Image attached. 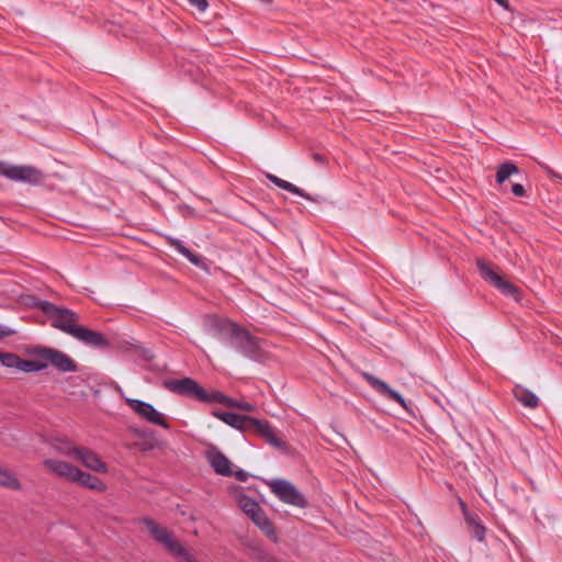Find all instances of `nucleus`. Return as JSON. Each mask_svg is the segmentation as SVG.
I'll list each match as a JSON object with an SVG mask.
<instances>
[{"label": "nucleus", "mask_w": 562, "mask_h": 562, "mask_svg": "<svg viewBox=\"0 0 562 562\" xmlns=\"http://www.w3.org/2000/svg\"><path fill=\"white\" fill-rule=\"evenodd\" d=\"M154 435V430H142L138 432L140 438H151Z\"/></svg>", "instance_id": "obj_40"}, {"label": "nucleus", "mask_w": 562, "mask_h": 562, "mask_svg": "<svg viewBox=\"0 0 562 562\" xmlns=\"http://www.w3.org/2000/svg\"><path fill=\"white\" fill-rule=\"evenodd\" d=\"M312 159H313L316 164L322 165V166L326 165V164H327V161H328V159H327L326 155L321 154V153H313V154H312Z\"/></svg>", "instance_id": "obj_35"}, {"label": "nucleus", "mask_w": 562, "mask_h": 562, "mask_svg": "<svg viewBox=\"0 0 562 562\" xmlns=\"http://www.w3.org/2000/svg\"><path fill=\"white\" fill-rule=\"evenodd\" d=\"M0 487L18 491L21 490V483L11 470L0 467Z\"/></svg>", "instance_id": "obj_24"}, {"label": "nucleus", "mask_w": 562, "mask_h": 562, "mask_svg": "<svg viewBox=\"0 0 562 562\" xmlns=\"http://www.w3.org/2000/svg\"><path fill=\"white\" fill-rule=\"evenodd\" d=\"M20 358L18 353L0 350V362L5 368L18 370Z\"/></svg>", "instance_id": "obj_30"}, {"label": "nucleus", "mask_w": 562, "mask_h": 562, "mask_svg": "<svg viewBox=\"0 0 562 562\" xmlns=\"http://www.w3.org/2000/svg\"><path fill=\"white\" fill-rule=\"evenodd\" d=\"M458 502H459L460 507L462 509V513H463V516H464V520L467 519V517L469 515H475V513H472V512L469 510L467 503L462 498L459 497Z\"/></svg>", "instance_id": "obj_37"}, {"label": "nucleus", "mask_w": 562, "mask_h": 562, "mask_svg": "<svg viewBox=\"0 0 562 562\" xmlns=\"http://www.w3.org/2000/svg\"><path fill=\"white\" fill-rule=\"evenodd\" d=\"M189 4L196 8L200 12H205L209 8L207 0H188Z\"/></svg>", "instance_id": "obj_33"}, {"label": "nucleus", "mask_w": 562, "mask_h": 562, "mask_svg": "<svg viewBox=\"0 0 562 562\" xmlns=\"http://www.w3.org/2000/svg\"><path fill=\"white\" fill-rule=\"evenodd\" d=\"M52 321V326L67 334L66 326H79V315L70 308L55 304V310L46 315Z\"/></svg>", "instance_id": "obj_11"}, {"label": "nucleus", "mask_w": 562, "mask_h": 562, "mask_svg": "<svg viewBox=\"0 0 562 562\" xmlns=\"http://www.w3.org/2000/svg\"><path fill=\"white\" fill-rule=\"evenodd\" d=\"M76 460L80 461L86 468L99 472L105 473L108 471L106 463L94 451L88 448H80L76 450Z\"/></svg>", "instance_id": "obj_15"}, {"label": "nucleus", "mask_w": 562, "mask_h": 562, "mask_svg": "<svg viewBox=\"0 0 562 562\" xmlns=\"http://www.w3.org/2000/svg\"><path fill=\"white\" fill-rule=\"evenodd\" d=\"M247 432L259 436L260 438L265 439L269 445L281 451H284L288 448V443L276 434L274 428L267 419H259L252 417Z\"/></svg>", "instance_id": "obj_9"}, {"label": "nucleus", "mask_w": 562, "mask_h": 562, "mask_svg": "<svg viewBox=\"0 0 562 562\" xmlns=\"http://www.w3.org/2000/svg\"><path fill=\"white\" fill-rule=\"evenodd\" d=\"M162 386L168 391L206 404H222L228 408H237L244 412H255L256 406L249 402L233 398L218 390L207 391L194 379L183 376L181 379H166Z\"/></svg>", "instance_id": "obj_1"}, {"label": "nucleus", "mask_w": 562, "mask_h": 562, "mask_svg": "<svg viewBox=\"0 0 562 562\" xmlns=\"http://www.w3.org/2000/svg\"><path fill=\"white\" fill-rule=\"evenodd\" d=\"M14 334V330L0 326V340Z\"/></svg>", "instance_id": "obj_38"}, {"label": "nucleus", "mask_w": 562, "mask_h": 562, "mask_svg": "<svg viewBox=\"0 0 562 562\" xmlns=\"http://www.w3.org/2000/svg\"><path fill=\"white\" fill-rule=\"evenodd\" d=\"M143 524L147 527L155 540L164 544L167 551L178 542L166 528L159 526L154 519L145 517L143 518Z\"/></svg>", "instance_id": "obj_16"}, {"label": "nucleus", "mask_w": 562, "mask_h": 562, "mask_svg": "<svg viewBox=\"0 0 562 562\" xmlns=\"http://www.w3.org/2000/svg\"><path fill=\"white\" fill-rule=\"evenodd\" d=\"M250 519L268 538L277 540L274 526L262 509Z\"/></svg>", "instance_id": "obj_21"}, {"label": "nucleus", "mask_w": 562, "mask_h": 562, "mask_svg": "<svg viewBox=\"0 0 562 562\" xmlns=\"http://www.w3.org/2000/svg\"><path fill=\"white\" fill-rule=\"evenodd\" d=\"M0 176L29 184H40L44 180V175L40 169L33 166L11 165L7 161H0Z\"/></svg>", "instance_id": "obj_6"}, {"label": "nucleus", "mask_w": 562, "mask_h": 562, "mask_svg": "<svg viewBox=\"0 0 562 562\" xmlns=\"http://www.w3.org/2000/svg\"><path fill=\"white\" fill-rule=\"evenodd\" d=\"M513 395L526 408L536 409L540 405L539 397L532 391L520 384L514 386Z\"/></svg>", "instance_id": "obj_18"}, {"label": "nucleus", "mask_w": 562, "mask_h": 562, "mask_svg": "<svg viewBox=\"0 0 562 562\" xmlns=\"http://www.w3.org/2000/svg\"><path fill=\"white\" fill-rule=\"evenodd\" d=\"M75 483L83 488L94 490L98 492H102L105 490V485L102 481L88 472H83L79 469L78 475L75 477Z\"/></svg>", "instance_id": "obj_19"}, {"label": "nucleus", "mask_w": 562, "mask_h": 562, "mask_svg": "<svg viewBox=\"0 0 562 562\" xmlns=\"http://www.w3.org/2000/svg\"><path fill=\"white\" fill-rule=\"evenodd\" d=\"M464 521L472 537L482 542L485 539L486 528L481 518L476 514L469 515Z\"/></svg>", "instance_id": "obj_22"}, {"label": "nucleus", "mask_w": 562, "mask_h": 562, "mask_svg": "<svg viewBox=\"0 0 562 562\" xmlns=\"http://www.w3.org/2000/svg\"><path fill=\"white\" fill-rule=\"evenodd\" d=\"M232 476H234L239 482H246L248 477L251 476V474H249L245 470L239 469L237 471L233 470ZM252 477L259 481L261 484L269 486L270 492H299L294 484L283 479H272L268 481L255 475H252Z\"/></svg>", "instance_id": "obj_10"}, {"label": "nucleus", "mask_w": 562, "mask_h": 562, "mask_svg": "<svg viewBox=\"0 0 562 562\" xmlns=\"http://www.w3.org/2000/svg\"><path fill=\"white\" fill-rule=\"evenodd\" d=\"M153 449H154V445L147 443V442H143L142 443V450L143 451H149V450H153Z\"/></svg>", "instance_id": "obj_41"}, {"label": "nucleus", "mask_w": 562, "mask_h": 562, "mask_svg": "<svg viewBox=\"0 0 562 562\" xmlns=\"http://www.w3.org/2000/svg\"><path fill=\"white\" fill-rule=\"evenodd\" d=\"M43 465L55 475L70 483H75V477L79 473L78 467L57 459H45Z\"/></svg>", "instance_id": "obj_13"}, {"label": "nucleus", "mask_w": 562, "mask_h": 562, "mask_svg": "<svg viewBox=\"0 0 562 562\" xmlns=\"http://www.w3.org/2000/svg\"><path fill=\"white\" fill-rule=\"evenodd\" d=\"M512 192L515 196H525L526 195V189L522 184L520 183H513L512 184Z\"/></svg>", "instance_id": "obj_34"}, {"label": "nucleus", "mask_w": 562, "mask_h": 562, "mask_svg": "<svg viewBox=\"0 0 562 562\" xmlns=\"http://www.w3.org/2000/svg\"><path fill=\"white\" fill-rule=\"evenodd\" d=\"M125 403L144 420L164 429H170V424L164 414L158 412L150 403L128 397L125 398Z\"/></svg>", "instance_id": "obj_8"}, {"label": "nucleus", "mask_w": 562, "mask_h": 562, "mask_svg": "<svg viewBox=\"0 0 562 562\" xmlns=\"http://www.w3.org/2000/svg\"><path fill=\"white\" fill-rule=\"evenodd\" d=\"M476 267L481 277L491 285L496 288L503 295L520 302L522 290L509 282L504 276L499 274L494 267L484 259L476 260Z\"/></svg>", "instance_id": "obj_4"}, {"label": "nucleus", "mask_w": 562, "mask_h": 562, "mask_svg": "<svg viewBox=\"0 0 562 562\" xmlns=\"http://www.w3.org/2000/svg\"><path fill=\"white\" fill-rule=\"evenodd\" d=\"M458 502H459L460 507L462 509V513H463V516H464V520L467 519V517L469 515H475V513H472V512L469 510L467 503L462 498L459 497Z\"/></svg>", "instance_id": "obj_36"}, {"label": "nucleus", "mask_w": 562, "mask_h": 562, "mask_svg": "<svg viewBox=\"0 0 562 562\" xmlns=\"http://www.w3.org/2000/svg\"><path fill=\"white\" fill-rule=\"evenodd\" d=\"M54 447L57 452L65 454V456H74L76 458V450H80L79 447H76L70 440L68 439H56Z\"/></svg>", "instance_id": "obj_29"}, {"label": "nucleus", "mask_w": 562, "mask_h": 562, "mask_svg": "<svg viewBox=\"0 0 562 562\" xmlns=\"http://www.w3.org/2000/svg\"><path fill=\"white\" fill-rule=\"evenodd\" d=\"M213 328L222 340L226 341L246 358L255 361L261 360L262 350L259 346V339L245 327L228 318L216 317Z\"/></svg>", "instance_id": "obj_2"}, {"label": "nucleus", "mask_w": 562, "mask_h": 562, "mask_svg": "<svg viewBox=\"0 0 562 562\" xmlns=\"http://www.w3.org/2000/svg\"><path fill=\"white\" fill-rule=\"evenodd\" d=\"M206 458L216 474L222 476L233 475L232 461L216 447H212L206 452Z\"/></svg>", "instance_id": "obj_14"}, {"label": "nucleus", "mask_w": 562, "mask_h": 562, "mask_svg": "<svg viewBox=\"0 0 562 562\" xmlns=\"http://www.w3.org/2000/svg\"><path fill=\"white\" fill-rule=\"evenodd\" d=\"M193 266L202 269V270H205V271H209V265H207V259L204 258L203 256H201L200 254L198 252H193L191 249L187 252V255L184 256Z\"/></svg>", "instance_id": "obj_31"}, {"label": "nucleus", "mask_w": 562, "mask_h": 562, "mask_svg": "<svg viewBox=\"0 0 562 562\" xmlns=\"http://www.w3.org/2000/svg\"><path fill=\"white\" fill-rule=\"evenodd\" d=\"M361 376L378 394L400 404L411 417H416L413 402L406 401L401 393L393 390L385 381L367 371L361 372Z\"/></svg>", "instance_id": "obj_5"}, {"label": "nucleus", "mask_w": 562, "mask_h": 562, "mask_svg": "<svg viewBox=\"0 0 562 562\" xmlns=\"http://www.w3.org/2000/svg\"><path fill=\"white\" fill-rule=\"evenodd\" d=\"M211 415L215 418L222 420L229 427L239 430L240 432H247L248 427L250 425V420L252 419V416L249 415H243L239 413L228 412V411H222L220 408H214L211 412Z\"/></svg>", "instance_id": "obj_12"}, {"label": "nucleus", "mask_w": 562, "mask_h": 562, "mask_svg": "<svg viewBox=\"0 0 562 562\" xmlns=\"http://www.w3.org/2000/svg\"><path fill=\"white\" fill-rule=\"evenodd\" d=\"M27 353L43 360V362H46L47 366L50 364L59 372L67 373L78 371L77 362L70 356L59 349L36 345L30 347L27 349Z\"/></svg>", "instance_id": "obj_3"}, {"label": "nucleus", "mask_w": 562, "mask_h": 562, "mask_svg": "<svg viewBox=\"0 0 562 562\" xmlns=\"http://www.w3.org/2000/svg\"><path fill=\"white\" fill-rule=\"evenodd\" d=\"M498 5L504 8L507 11H510V3L509 0H494Z\"/></svg>", "instance_id": "obj_39"}, {"label": "nucleus", "mask_w": 562, "mask_h": 562, "mask_svg": "<svg viewBox=\"0 0 562 562\" xmlns=\"http://www.w3.org/2000/svg\"><path fill=\"white\" fill-rule=\"evenodd\" d=\"M249 492H259V485L257 484H250L248 487Z\"/></svg>", "instance_id": "obj_42"}, {"label": "nucleus", "mask_w": 562, "mask_h": 562, "mask_svg": "<svg viewBox=\"0 0 562 562\" xmlns=\"http://www.w3.org/2000/svg\"><path fill=\"white\" fill-rule=\"evenodd\" d=\"M47 369L46 362L36 358V359H23L20 358L18 370L30 373V372H38Z\"/></svg>", "instance_id": "obj_26"}, {"label": "nucleus", "mask_w": 562, "mask_h": 562, "mask_svg": "<svg viewBox=\"0 0 562 562\" xmlns=\"http://www.w3.org/2000/svg\"><path fill=\"white\" fill-rule=\"evenodd\" d=\"M238 505L241 508V510L251 518L252 516H256L257 513L261 510L260 505L250 498L247 494H239L238 497Z\"/></svg>", "instance_id": "obj_25"}, {"label": "nucleus", "mask_w": 562, "mask_h": 562, "mask_svg": "<svg viewBox=\"0 0 562 562\" xmlns=\"http://www.w3.org/2000/svg\"><path fill=\"white\" fill-rule=\"evenodd\" d=\"M280 502L304 508L307 506V501L304 494H276Z\"/></svg>", "instance_id": "obj_28"}, {"label": "nucleus", "mask_w": 562, "mask_h": 562, "mask_svg": "<svg viewBox=\"0 0 562 562\" xmlns=\"http://www.w3.org/2000/svg\"><path fill=\"white\" fill-rule=\"evenodd\" d=\"M67 334L81 341L82 344L106 350L111 347L110 340L101 333L92 330L85 326H66Z\"/></svg>", "instance_id": "obj_7"}, {"label": "nucleus", "mask_w": 562, "mask_h": 562, "mask_svg": "<svg viewBox=\"0 0 562 562\" xmlns=\"http://www.w3.org/2000/svg\"><path fill=\"white\" fill-rule=\"evenodd\" d=\"M167 243L173 247L179 254H181L183 257L187 255V252L190 250L182 240L173 237H167Z\"/></svg>", "instance_id": "obj_32"}, {"label": "nucleus", "mask_w": 562, "mask_h": 562, "mask_svg": "<svg viewBox=\"0 0 562 562\" xmlns=\"http://www.w3.org/2000/svg\"><path fill=\"white\" fill-rule=\"evenodd\" d=\"M260 1H261V2H263V3H270V2H272L273 0H260Z\"/></svg>", "instance_id": "obj_44"}, {"label": "nucleus", "mask_w": 562, "mask_h": 562, "mask_svg": "<svg viewBox=\"0 0 562 562\" xmlns=\"http://www.w3.org/2000/svg\"><path fill=\"white\" fill-rule=\"evenodd\" d=\"M20 302L30 308H38L45 315L49 313V311L55 310V304L45 300L37 297L34 294H23L20 296Z\"/></svg>", "instance_id": "obj_20"}, {"label": "nucleus", "mask_w": 562, "mask_h": 562, "mask_svg": "<svg viewBox=\"0 0 562 562\" xmlns=\"http://www.w3.org/2000/svg\"><path fill=\"white\" fill-rule=\"evenodd\" d=\"M267 179L273 183L274 186H277L278 188L282 189V190H285L288 192H291L293 194H296V195H300L302 196L303 199L307 200V201H313V202H322L324 201L325 199L319 196V195H316V196H313L311 195L310 193L305 192L304 190H302L301 188L294 186L293 183L289 182V181H285L274 175H271V173H268L267 175Z\"/></svg>", "instance_id": "obj_17"}, {"label": "nucleus", "mask_w": 562, "mask_h": 562, "mask_svg": "<svg viewBox=\"0 0 562 562\" xmlns=\"http://www.w3.org/2000/svg\"><path fill=\"white\" fill-rule=\"evenodd\" d=\"M243 487L240 486H232L228 492H234V493H237V492H243Z\"/></svg>", "instance_id": "obj_43"}, {"label": "nucleus", "mask_w": 562, "mask_h": 562, "mask_svg": "<svg viewBox=\"0 0 562 562\" xmlns=\"http://www.w3.org/2000/svg\"><path fill=\"white\" fill-rule=\"evenodd\" d=\"M520 172L518 166L513 161L501 164L496 170L495 180L498 184L506 182L512 176Z\"/></svg>", "instance_id": "obj_23"}, {"label": "nucleus", "mask_w": 562, "mask_h": 562, "mask_svg": "<svg viewBox=\"0 0 562 562\" xmlns=\"http://www.w3.org/2000/svg\"><path fill=\"white\" fill-rule=\"evenodd\" d=\"M168 552L176 557L180 562H198L194 555L189 552L180 541H178Z\"/></svg>", "instance_id": "obj_27"}]
</instances>
